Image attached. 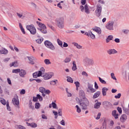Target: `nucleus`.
I'll return each instance as SVG.
<instances>
[{"instance_id":"obj_1","label":"nucleus","mask_w":129,"mask_h":129,"mask_svg":"<svg viewBox=\"0 0 129 129\" xmlns=\"http://www.w3.org/2000/svg\"><path fill=\"white\" fill-rule=\"evenodd\" d=\"M55 23L57 27L60 29H64V23L63 18H58L55 20Z\"/></svg>"},{"instance_id":"obj_2","label":"nucleus","mask_w":129,"mask_h":129,"mask_svg":"<svg viewBox=\"0 0 129 129\" xmlns=\"http://www.w3.org/2000/svg\"><path fill=\"white\" fill-rule=\"evenodd\" d=\"M86 92H87L88 94H92L94 93V92H96V89L93 88V85L92 84L88 83L86 88Z\"/></svg>"},{"instance_id":"obj_3","label":"nucleus","mask_w":129,"mask_h":129,"mask_svg":"<svg viewBox=\"0 0 129 129\" xmlns=\"http://www.w3.org/2000/svg\"><path fill=\"white\" fill-rule=\"evenodd\" d=\"M80 105L82 109L86 110V109H87V106L89 105V101H88V99L85 98V99L82 100V102L80 103Z\"/></svg>"},{"instance_id":"obj_4","label":"nucleus","mask_w":129,"mask_h":129,"mask_svg":"<svg viewBox=\"0 0 129 129\" xmlns=\"http://www.w3.org/2000/svg\"><path fill=\"white\" fill-rule=\"evenodd\" d=\"M36 24H37L38 26L40 28L39 31H40L41 33H43V34H47V27H46L45 24L39 21L36 22Z\"/></svg>"},{"instance_id":"obj_5","label":"nucleus","mask_w":129,"mask_h":129,"mask_svg":"<svg viewBox=\"0 0 129 129\" xmlns=\"http://www.w3.org/2000/svg\"><path fill=\"white\" fill-rule=\"evenodd\" d=\"M102 12V6L101 5L98 4L96 6V10L95 11L96 17H100L101 16V12Z\"/></svg>"},{"instance_id":"obj_6","label":"nucleus","mask_w":129,"mask_h":129,"mask_svg":"<svg viewBox=\"0 0 129 129\" xmlns=\"http://www.w3.org/2000/svg\"><path fill=\"white\" fill-rule=\"evenodd\" d=\"M26 29L29 31L31 35H36L37 30L36 29V27H35L34 25H27L26 26Z\"/></svg>"},{"instance_id":"obj_7","label":"nucleus","mask_w":129,"mask_h":129,"mask_svg":"<svg viewBox=\"0 0 129 129\" xmlns=\"http://www.w3.org/2000/svg\"><path fill=\"white\" fill-rule=\"evenodd\" d=\"M44 45L45 46L48 48V49H50V50H52V51H54L55 50V46L51 42V41L49 40H46L44 42Z\"/></svg>"},{"instance_id":"obj_8","label":"nucleus","mask_w":129,"mask_h":129,"mask_svg":"<svg viewBox=\"0 0 129 129\" xmlns=\"http://www.w3.org/2000/svg\"><path fill=\"white\" fill-rule=\"evenodd\" d=\"M83 62L88 65H94V60L92 58H89L88 57H86L83 59Z\"/></svg>"},{"instance_id":"obj_9","label":"nucleus","mask_w":129,"mask_h":129,"mask_svg":"<svg viewBox=\"0 0 129 129\" xmlns=\"http://www.w3.org/2000/svg\"><path fill=\"white\" fill-rule=\"evenodd\" d=\"M113 25H114V21H109L106 25V28L107 30L109 31H113Z\"/></svg>"},{"instance_id":"obj_10","label":"nucleus","mask_w":129,"mask_h":129,"mask_svg":"<svg viewBox=\"0 0 129 129\" xmlns=\"http://www.w3.org/2000/svg\"><path fill=\"white\" fill-rule=\"evenodd\" d=\"M80 9L81 12H84V11H85V12L87 15H89V14H90V10H89V8H88V5H85V6H81Z\"/></svg>"},{"instance_id":"obj_11","label":"nucleus","mask_w":129,"mask_h":129,"mask_svg":"<svg viewBox=\"0 0 129 129\" xmlns=\"http://www.w3.org/2000/svg\"><path fill=\"white\" fill-rule=\"evenodd\" d=\"M53 76H54V73L52 72L46 73L42 76L44 80H49V79H51Z\"/></svg>"},{"instance_id":"obj_12","label":"nucleus","mask_w":129,"mask_h":129,"mask_svg":"<svg viewBox=\"0 0 129 129\" xmlns=\"http://www.w3.org/2000/svg\"><path fill=\"white\" fill-rule=\"evenodd\" d=\"M39 90L41 93H45V94H50L51 93V91L50 90H46V89L43 87H40Z\"/></svg>"},{"instance_id":"obj_13","label":"nucleus","mask_w":129,"mask_h":129,"mask_svg":"<svg viewBox=\"0 0 129 129\" xmlns=\"http://www.w3.org/2000/svg\"><path fill=\"white\" fill-rule=\"evenodd\" d=\"M12 102L14 105H17V106L19 107L20 102H19V97L18 96H14V98L12 99Z\"/></svg>"},{"instance_id":"obj_14","label":"nucleus","mask_w":129,"mask_h":129,"mask_svg":"<svg viewBox=\"0 0 129 129\" xmlns=\"http://www.w3.org/2000/svg\"><path fill=\"white\" fill-rule=\"evenodd\" d=\"M27 58L29 61V63L31 65H34L35 64V61H36V58L34 56H27Z\"/></svg>"},{"instance_id":"obj_15","label":"nucleus","mask_w":129,"mask_h":129,"mask_svg":"<svg viewBox=\"0 0 129 129\" xmlns=\"http://www.w3.org/2000/svg\"><path fill=\"white\" fill-rule=\"evenodd\" d=\"M95 104L94 105V108L98 109V108H99L100 107V106L101 105V102H99L98 100H95Z\"/></svg>"},{"instance_id":"obj_16","label":"nucleus","mask_w":129,"mask_h":129,"mask_svg":"<svg viewBox=\"0 0 129 129\" xmlns=\"http://www.w3.org/2000/svg\"><path fill=\"white\" fill-rule=\"evenodd\" d=\"M107 54L109 55H112L114 54H116L117 53V51L115 49H110L107 51Z\"/></svg>"},{"instance_id":"obj_17","label":"nucleus","mask_w":129,"mask_h":129,"mask_svg":"<svg viewBox=\"0 0 129 129\" xmlns=\"http://www.w3.org/2000/svg\"><path fill=\"white\" fill-rule=\"evenodd\" d=\"M92 30L93 31H94V32H96V33H97L98 35H100V34H101V29H100V28L99 27H95L94 28H93Z\"/></svg>"},{"instance_id":"obj_18","label":"nucleus","mask_w":129,"mask_h":129,"mask_svg":"<svg viewBox=\"0 0 129 129\" xmlns=\"http://www.w3.org/2000/svg\"><path fill=\"white\" fill-rule=\"evenodd\" d=\"M112 117L115 118V119H117V118H118V113H117V111H116L115 110L112 111Z\"/></svg>"},{"instance_id":"obj_19","label":"nucleus","mask_w":129,"mask_h":129,"mask_svg":"<svg viewBox=\"0 0 129 129\" xmlns=\"http://www.w3.org/2000/svg\"><path fill=\"white\" fill-rule=\"evenodd\" d=\"M127 119V116L125 114H122L120 116V120L121 121V122H124L125 120Z\"/></svg>"},{"instance_id":"obj_20","label":"nucleus","mask_w":129,"mask_h":129,"mask_svg":"<svg viewBox=\"0 0 129 129\" xmlns=\"http://www.w3.org/2000/svg\"><path fill=\"white\" fill-rule=\"evenodd\" d=\"M9 53V51L5 48H3L2 49L0 50V54H3L4 55H7Z\"/></svg>"},{"instance_id":"obj_21","label":"nucleus","mask_w":129,"mask_h":129,"mask_svg":"<svg viewBox=\"0 0 129 129\" xmlns=\"http://www.w3.org/2000/svg\"><path fill=\"white\" fill-rule=\"evenodd\" d=\"M26 74H27V73L26 72V71L24 70H21L19 72V75L21 77H25V75H26Z\"/></svg>"},{"instance_id":"obj_22","label":"nucleus","mask_w":129,"mask_h":129,"mask_svg":"<svg viewBox=\"0 0 129 129\" xmlns=\"http://www.w3.org/2000/svg\"><path fill=\"white\" fill-rule=\"evenodd\" d=\"M26 124H27L28 126H31V127H33V128L37 127V124L36 123H34V122L30 123L27 122Z\"/></svg>"},{"instance_id":"obj_23","label":"nucleus","mask_w":129,"mask_h":129,"mask_svg":"<svg viewBox=\"0 0 129 129\" xmlns=\"http://www.w3.org/2000/svg\"><path fill=\"white\" fill-rule=\"evenodd\" d=\"M113 39V36L112 35H109L106 39V43H109L110 41H112Z\"/></svg>"},{"instance_id":"obj_24","label":"nucleus","mask_w":129,"mask_h":129,"mask_svg":"<svg viewBox=\"0 0 129 129\" xmlns=\"http://www.w3.org/2000/svg\"><path fill=\"white\" fill-rule=\"evenodd\" d=\"M108 89L106 87H104L102 89V93L103 96H105L106 95V92L108 91Z\"/></svg>"},{"instance_id":"obj_25","label":"nucleus","mask_w":129,"mask_h":129,"mask_svg":"<svg viewBox=\"0 0 129 129\" xmlns=\"http://www.w3.org/2000/svg\"><path fill=\"white\" fill-rule=\"evenodd\" d=\"M38 72L41 76H43L45 74V69H44V68H40V70Z\"/></svg>"},{"instance_id":"obj_26","label":"nucleus","mask_w":129,"mask_h":129,"mask_svg":"<svg viewBox=\"0 0 129 129\" xmlns=\"http://www.w3.org/2000/svg\"><path fill=\"white\" fill-rule=\"evenodd\" d=\"M80 96L83 98L82 99H85V98H86L85 97V93H84V91L81 90L79 92Z\"/></svg>"},{"instance_id":"obj_27","label":"nucleus","mask_w":129,"mask_h":129,"mask_svg":"<svg viewBox=\"0 0 129 129\" xmlns=\"http://www.w3.org/2000/svg\"><path fill=\"white\" fill-rule=\"evenodd\" d=\"M33 78H38L40 77L41 75L39 73V72H36L33 74Z\"/></svg>"},{"instance_id":"obj_28","label":"nucleus","mask_w":129,"mask_h":129,"mask_svg":"<svg viewBox=\"0 0 129 129\" xmlns=\"http://www.w3.org/2000/svg\"><path fill=\"white\" fill-rule=\"evenodd\" d=\"M101 93L100 92V91L96 92L94 93L93 96V98H97V97H98L100 95Z\"/></svg>"},{"instance_id":"obj_29","label":"nucleus","mask_w":129,"mask_h":129,"mask_svg":"<svg viewBox=\"0 0 129 129\" xmlns=\"http://www.w3.org/2000/svg\"><path fill=\"white\" fill-rule=\"evenodd\" d=\"M73 44L75 46V47H76L77 49H82V46L80 45V44H78V43L76 42L73 43Z\"/></svg>"},{"instance_id":"obj_30","label":"nucleus","mask_w":129,"mask_h":129,"mask_svg":"<svg viewBox=\"0 0 129 129\" xmlns=\"http://www.w3.org/2000/svg\"><path fill=\"white\" fill-rule=\"evenodd\" d=\"M89 37H90L91 39H92V40L95 39V35L92 33L91 31H89Z\"/></svg>"},{"instance_id":"obj_31","label":"nucleus","mask_w":129,"mask_h":129,"mask_svg":"<svg viewBox=\"0 0 129 129\" xmlns=\"http://www.w3.org/2000/svg\"><path fill=\"white\" fill-rule=\"evenodd\" d=\"M73 67H72V70L73 71H75V70H77V67L76 66V62L74 61L73 62Z\"/></svg>"},{"instance_id":"obj_32","label":"nucleus","mask_w":129,"mask_h":129,"mask_svg":"<svg viewBox=\"0 0 129 129\" xmlns=\"http://www.w3.org/2000/svg\"><path fill=\"white\" fill-rule=\"evenodd\" d=\"M103 105H105V106H110L111 105V103L110 102L107 101H105L103 102Z\"/></svg>"},{"instance_id":"obj_33","label":"nucleus","mask_w":129,"mask_h":129,"mask_svg":"<svg viewBox=\"0 0 129 129\" xmlns=\"http://www.w3.org/2000/svg\"><path fill=\"white\" fill-rule=\"evenodd\" d=\"M18 62L17 61H15L12 62V63L10 64V67H13V66H14V67H17V66H18Z\"/></svg>"},{"instance_id":"obj_34","label":"nucleus","mask_w":129,"mask_h":129,"mask_svg":"<svg viewBox=\"0 0 129 129\" xmlns=\"http://www.w3.org/2000/svg\"><path fill=\"white\" fill-rule=\"evenodd\" d=\"M0 102L3 104V105H6L7 104L6 100L3 98H0Z\"/></svg>"},{"instance_id":"obj_35","label":"nucleus","mask_w":129,"mask_h":129,"mask_svg":"<svg viewBox=\"0 0 129 129\" xmlns=\"http://www.w3.org/2000/svg\"><path fill=\"white\" fill-rule=\"evenodd\" d=\"M123 110L124 111L125 113L127 115H129V108H126L125 107H123Z\"/></svg>"},{"instance_id":"obj_36","label":"nucleus","mask_w":129,"mask_h":129,"mask_svg":"<svg viewBox=\"0 0 129 129\" xmlns=\"http://www.w3.org/2000/svg\"><path fill=\"white\" fill-rule=\"evenodd\" d=\"M19 27L21 29L23 34H26V32H25V29L24 28H23V25H22L21 23H19Z\"/></svg>"},{"instance_id":"obj_37","label":"nucleus","mask_w":129,"mask_h":129,"mask_svg":"<svg viewBox=\"0 0 129 129\" xmlns=\"http://www.w3.org/2000/svg\"><path fill=\"white\" fill-rule=\"evenodd\" d=\"M43 41H44V38H40L37 39L36 40V43H38V44H41V43H42V42H43Z\"/></svg>"},{"instance_id":"obj_38","label":"nucleus","mask_w":129,"mask_h":129,"mask_svg":"<svg viewBox=\"0 0 129 129\" xmlns=\"http://www.w3.org/2000/svg\"><path fill=\"white\" fill-rule=\"evenodd\" d=\"M57 42L59 46H60V47H62V46H63V42L59 38L57 39Z\"/></svg>"},{"instance_id":"obj_39","label":"nucleus","mask_w":129,"mask_h":129,"mask_svg":"<svg viewBox=\"0 0 129 129\" xmlns=\"http://www.w3.org/2000/svg\"><path fill=\"white\" fill-rule=\"evenodd\" d=\"M44 63L46 65H50L51 61H50V59H44Z\"/></svg>"},{"instance_id":"obj_40","label":"nucleus","mask_w":129,"mask_h":129,"mask_svg":"<svg viewBox=\"0 0 129 129\" xmlns=\"http://www.w3.org/2000/svg\"><path fill=\"white\" fill-rule=\"evenodd\" d=\"M67 81H68V82H70V83H73V79L70 77H67Z\"/></svg>"},{"instance_id":"obj_41","label":"nucleus","mask_w":129,"mask_h":129,"mask_svg":"<svg viewBox=\"0 0 129 129\" xmlns=\"http://www.w3.org/2000/svg\"><path fill=\"white\" fill-rule=\"evenodd\" d=\"M76 107L77 108V112H78V113H80V112H81V108H80V107L78 105H76Z\"/></svg>"},{"instance_id":"obj_42","label":"nucleus","mask_w":129,"mask_h":129,"mask_svg":"<svg viewBox=\"0 0 129 129\" xmlns=\"http://www.w3.org/2000/svg\"><path fill=\"white\" fill-rule=\"evenodd\" d=\"M20 71H21V69H14V70H13L12 72L13 73H20Z\"/></svg>"},{"instance_id":"obj_43","label":"nucleus","mask_w":129,"mask_h":129,"mask_svg":"<svg viewBox=\"0 0 129 129\" xmlns=\"http://www.w3.org/2000/svg\"><path fill=\"white\" fill-rule=\"evenodd\" d=\"M37 96L39 101H43V97H42L40 94H37Z\"/></svg>"},{"instance_id":"obj_44","label":"nucleus","mask_w":129,"mask_h":129,"mask_svg":"<svg viewBox=\"0 0 129 129\" xmlns=\"http://www.w3.org/2000/svg\"><path fill=\"white\" fill-rule=\"evenodd\" d=\"M40 106H41V105L39 104V103H35V107L36 109H39V108H40Z\"/></svg>"},{"instance_id":"obj_45","label":"nucleus","mask_w":129,"mask_h":129,"mask_svg":"<svg viewBox=\"0 0 129 129\" xmlns=\"http://www.w3.org/2000/svg\"><path fill=\"white\" fill-rule=\"evenodd\" d=\"M99 80L100 82H101V83H102L103 84H106V82H105V81H104V80L101 79V78L99 77Z\"/></svg>"},{"instance_id":"obj_46","label":"nucleus","mask_w":129,"mask_h":129,"mask_svg":"<svg viewBox=\"0 0 129 129\" xmlns=\"http://www.w3.org/2000/svg\"><path fill=\"white\" fill-rule=\"evenodd\" d=\"M7 108L8 110H9V111H11V107H10V104L9 103V101H7Z\"/></svg>"},{"instance_id":"obj_47","label":"nucleus","mask_w":129,"mask_h":129,"mask_svg":"<svg viewBox=\"0 0 129 129\" xmlns=\"http://www.w3.org/2000/svg\"><path fill=\"white\" fill-rule=\"evenodd\" d=\"M122 33L125 34H127L129 33V30L128 29H123L122 30Z\"/></svg>"},{"instance_id":"obj_48","label":"nucleus","mask_w":129,"mask_h":129,"mask_svg":"<svg viewBox=\"0 0 129 129\" xmlns=\"http://www.w3.org/2000/svg\"><path fill=\"white\" fill-rule=\"evenodd\" d=\"M111 77L112 79H113L114 80H116V78L115 77V76H114V73H111Z\"/></svg>"},{"instance_id":"obj_49","label":"nucleus","mask_w":129,"mask_h":129,"mask_svg":"<svg viewBox=\"0 0 129 129\" xmlns=\"http://www.w3.org/2000/svg\"><path fill=\"white\" fill-rule=\"evenodd\" d=\"M117 110L118 111L119 113H120V114H121V113H122V110L121 109V108L118 107L117 108Z\"/></svg>"},{"instance_id":"obj_50","label":"nucleus","mask_w":129,"mask_h":129,"mask_svg":"<svg viewBox=\"0 0 129 129\" xmlns=\"http://www.w3.org/2000/svg\"><path fill=\"white\" fill-rule=\"evenodd\" d=\"M60 124H61V125L63 126H65V120L64 119H62L60 122H59Z\"/></svg>"},{"instance_id":"obj_51","label":"nucleus","mask_w":129,"mask_h":129,"mask_svg":"<svg viewBox=\"0 0 129 129\" xmlns=\"http://www.w3.org/2000/svg\"><path fill=\"white\" fill-rule=\"evenodd\" d=\"M38 97L36 95V97H33V101L34 102H37V101H38Z\"/></svg>"},{"instance_id":"obj_52","label":"nucleus","mask_w":129,"mask_h":129,"mask_svg":"<svg viewBox=\"0 0 129 129\" xmlns=\"http://www.w3.org/2000/svg\"><path fill=\"white\" fill-rule=\"evenodd\" d=\"M58 113L59 116H62V109H58Z\"/></svg>"},{"instance_id":"obj_53","label":"nucleus","mask_w":129,"mask_h":129,"mask_svg":"<svg viewBox=\"0 0 129 129\" xmlns=\"http://www.w3.org/2000/svg\"><path fill=\"white\" fill-rule=\"evenodd\" d=\"M75 84L77 88H78V87H79V86L80 85V83H79V82H75Z\"/></svg>"},{"instance_id":"obj_54","label":"nucleus","mask_w":129,"mask_h":129,"mask_svg":"<svg viewBox=\"0 0 129 129\" xmlns=\"http://www.w3.org/2000/svg\"><path fill=\"white\" fill-rule=\"evenodd\" d=\"M52 105L53 108H57V104L54 103V102H52Z\"/></svg>"},{"instance_id":"obj_55","label":"nucleus","mask_w":129,"mask_h":129,"mask_svg":"<svg viewBox=\"0 0 129 129\" xmlns=\"http://www.w3.org/2000/svg\"><path fill=\"white\" fill-rule=\"evenodd\" d=\"M83 76H85L86 77H87L88 76V74L86 72H83L82 73Z\"/></svg>"},{"instance_id":"obj_56","label":"nucleus","mask_w":129,"mask_h":129,"mask_svg":"<svg viewBox=\"0 0 129 129\" xmlns=\"http://www.w3.org/2000/svg\"><path fill=\"white\" fill-rule=\"evenodd\" d=\"M98 2L99 4H101L102 5H104L105 4V2H104V0H99Z\"/></svg>"},{"instance_id":"obj_57","label":"nucleus","mask_w":129,"mask_h":129,"mask_svg":"<svg viewBox=\"0 0 129 129\" xmlns=\"http://www.w3.org/2000/svg\"><path fill=\"white\" fill-rule=\"evenodd\" d=\"M100 129H106V124H103L100 128Z\"/></svg>"},{"instance_id":"obj_58","label":"nucleus","mask_w":129,"mask_h":129,"mask_svg":"<svg viewBox=\"0 0 129 129\" xmlns=\"http://www.w3.org/2000/svg\"><path fill=\"white\" fill-rule=\"evenodd\" d=\"M70 61H71V59L70 58H67L65 59L64 62L65 63H68V62H70Z\"/></svg>"},{"instance_id":"obj_59","label":"nucleus","mask_w":129,"mask_h":129,"mask_svg":"<svg viewBox=\"0 0 129 129\" xmlns=\"http://www.w3.org/2000/svg\"><path fill=\"white\" fill-rule=\"evenodd\" d=\"M120 96H121V94L118 93L117 95L115 96V98H120Z\"/></svg>"},{"instance_id":"obj_60","label":"nucleus","mask_w":129,"mask_h":129,"mask_svg":"<svg viewBox=\"0 0 129 129\" xmlns=\"http://www.w3.org/2000/svg\"><path fill=\"white\" fill-rule=\"evenodd\" d=\"M29 108H31V109H33L34 108V106L32 105V102H29Z\"/></svg>"},{"instance_id":"obj_61","label":"nucleus","mask_w":129,"mask_h":129,"mask_svg":"<svg viewBox=\"0 0 129 129\" xmlns=\"http://www.w3.org/2000/svg\"><path fill=\"white\" fill-rule=\"evenodd\" d=\"M18 128L19 129H26V127L24 126H23L22 125H18Z\"/></svg>"},{"instance_id":"obj_62","label":"nucleus","mask_w":129,"mask_h":129,"mask_svg":"<svg viewBox=\"0 0 129 129\" xmlns=\"http://www.w3.org/2000/svg\"><path fill=\"white\" fill-rule=\"evenodd\" d=\"M86 4V0H82L81 1V4L83 6H84Z\"/></svg>"},{"instance_id":"obj_63","label":"nucleus","mask_w":129,"mask_h":129,"mask_svg":"<svg viewBox=\"0 0 129 129\" xmlns=\"http://www.w3.org/2000/svg\"><path fill=\"white\" fill-rule=\"evenodd\" d=\"M25 93H26V90L25 89H22L20 91V94H25Z\"/></svg>"},{"instance_id":"obj_64","label":"nucleus","mask_w":129,"mask_h":129,"mask_svg":"<svg viewBox=\"0 0 129 129\" xmlns=\"http://www.w3.org/2000/svg\"><path fill=\"white\" fill-rule=\"evenodd\" d=\"M115 43H120V40L119 38H115L114 39Z\"/></svg>"}]
</instances>
